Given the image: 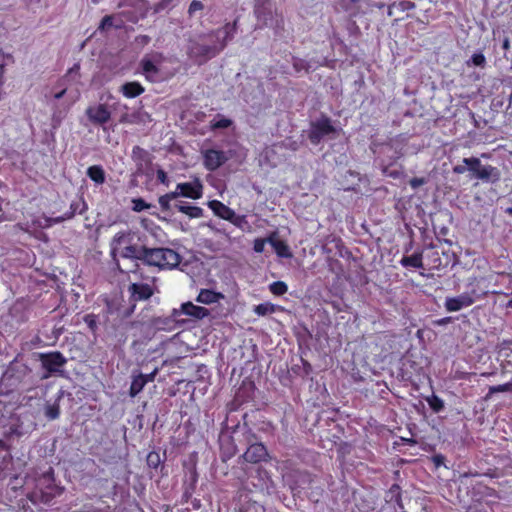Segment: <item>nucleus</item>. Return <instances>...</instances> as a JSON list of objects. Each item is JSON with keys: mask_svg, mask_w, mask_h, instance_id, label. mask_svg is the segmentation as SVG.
<instances>
[{"mask_svg": "<svg viewBox=\"0 0 512 512\" xmlns=\"http://www.w3.org/2000/svg\"><path fill=\"white\" fill-rule=\"evenodd\" d=\"M208 207L213 211L215 215L218 217L230 221L232 223H236V214L234 210L223 204L218 200H211L208 202Z\"/></svg>", "mask_w": 512, "mask_h": 512, "instance_id": "obj_7", "label": "nucleus"}, {"mask_svg": "<svg viewBox=\"0 0 512 512\" xmlns=\"http://www.w3.org/2000/svg\"><path fill=\"white\" fill-rule=\"evenodd\" d=\"M130 291L135 299L145 300L152 295V289L148 284H132Z\"/></svg>", "mask_w": 512, "mask_h": 512, "instance_id": "obj_15", "label": "nucleus"}, {"mask_svg": "<svg viewBox=\"0 0 512 512\" xmlns=\"http://www.w3.org/2000/svg\"><path fill=\"white\" fill-rule=\"evenodd\" d=\"M87 175L96 184H103L105 181V172L101 166H90L87 170Z\"/></svg>", "mask_w": 512, "mask_h": 512, "instance_id": "obj_19", "label": "nucleus"}, {"mask_svg": "<svg viewBox=\"0 0 512 512\" xmlns=\"http://www.w3.org/2000/svg\"><path fill=\"white\" fill-rule=\"evenodd\" d=\"M508 308H512V299L510 301H508L507 305H506Z\"/></svg>", "mask_w": 512, "mask_h": 512, "instance_id": "obj_51", "label": "nucleus"}, {"mask_svg": "<svg viewBox=\"0 0 512 512\" xmlns=\"http://www.w3.org/2000/svg\"><path fill=\"white\" fill-rule=\"evenodd\" d=\"M401 264L404 267L421 268L423 266L421 254H413L410 256L403 257Z\"/></svg>", "mask_w": 512, "mask_h": 512, "instance_id": "obj_22", "label": "nucleus"}, {"mask_svg": "<svg viewBox=\"0 0 512 512\" xmlns=\"http://www.w3.org/2000/svg\"><path fill=\"white\" fill-rule=\"evenodd\" d=\"M157 179L161 183H163V184H168V182H167V174L163 170H158L157 171Z\"/></svg>", "mask_w": 512, "mask_h": 512, "instance_id": "obj_43", "label": "nucleus"}, {"mask_svg": "<svg viewBox=\"0 0 512 512\" xmlns=\"http://www.w3.org/2000/svg\"><path fill=\"white\" fill-rule=\"evenodd\" d=\"M508 45H509L508 41H505V43H504V47H505V48H507V47H508Z\"/></svg>", "mask_w": 512, "mask_h": 512, "instance_id": "obj_54", "label": "nucleus"}, {"mask_svg": "<svg viewBox=\"0 0 512 512\" xmlns=\"http://www.w3.org/2000/svg\"><path fill=\"white\" fill-rule=\"evenodd\" d=\"M512 391V383H505L502 385L491 386L489 388V394Z\"/></svg>", "mask_w": 512, "mask_h": 512, "instance_id": "obj_33", "label": "nucleus"}, {"mask_svg": "<svg viewBox=\"0 0 512 512\" xmlns=\"http://www.w3.org/2000/svg\"><path fill=\"white\" fill-rule=\"evenodd\" d=\"M84 321L92 331H94L97 328V322H96L95 315H92V314L86 315L84 318Z\"/></svg>", "mask_w": 512, "mask_h": 512, "instance_id": "obj_39", "label": "nucleus"}, {"mask_svg": "<svg viewBox=\"0 0 512 512\" xmlns=\"http://www.w3.org/2000/svg\"><path fill=\"white\" fill-rule=\"evenodd\" d=\"M180 312L184 315L190 316L195 319H203L209 316V310L193 304L192 302H185L180 306Z\"/></svg>", "mask_w": 512, "mask_h": 512, "instance_id": "obj_11", "label": "nucleus"}, {"mask_svg": "<svg viewBox=\"0 0 512 512\" xmlns=\"http://www.w3.org/2000/svg\"><path fill=\"white\" fill-rule=\"evenodd\" d=\"M225 298L224 294L211 289H201L196 301L204 304L211 305L220 302Z\"/></svg>", "mask_w": 512, "mask_h": 512, "instance_id": "obj_13", "label": "nucleus"}, {"mask_svg": "<svg viewBox=\"0 0 512 512\" xmlns=\"http://www.w3.org/2000/svg\"><path fill=\"white\" fill-rule=\"evenodd\" d=\"M60 493L61 490L59 488L49 486L47 487V491L41 490V495L39 496V498L44 502H48L52 497L59 495ZM33 497L36 499L38 498V495L34 493Z\"/></svg>", "mask_w": 512, "mask_h": 512, "instance_id": "obj_23", "label": "nucleus"}, {"mask_svg": "<svg viewBox=\"0 0 512 512\" xmlns=\"http://www.w3.org/2000/svg\"><path fill=\"white\" fill-rule=\"evenodd\" d=\"M204 9V5L199 0H193L188 8L189 16H194L196 13L202 11Z\"/></svg>", "mask_w": 512, "mask_h": 512, "instance_id": "obj_32", "label": "nucleus"}, {"mask_svg": "<svg viewBox=\"0 0 512 512\" xmlns=\"http://www.w3.org/2000/svg\"><path fill=\"white\" fill-rule=\"evenodd\" d=\"M447 320H448V319H442V320H440L438 323H439V324H443V323H446V322H447Z\"/></svg>", "mask_w": 512, "mask_h": 512, "instance_id": "obj_52", "label": "nucleus"}, {"mask_svg": "<svg viewBox=\"0 0 512 512\" xmlns=\"http://www.w3.org/2000/svg\"><path fill=\"white\" fill-rule=\"evenodd\" d=\"M123 95L127 98H134L144 92V88L138 82H128L121 87Z\"/></svg>", "mask_w": 512, "mask_h": 512, "instance_id": "obj_16", "label": "nucleus"}, {"mask_svg": "<svg viewBox=\"0 0 512 512\" xmlns=\"http://www.w3.org/2000/svg\"><path fill=\"white\" fill-rule=\"evenodd\" d=\"M506 212H507L508 214L512 215V207L507 208V209H506Z\"/></svg>", "mask_w": 512, "mask_h": 512, "instance_id": "obj_50", "label": "nucleus"}, {"mask_svg": "<svg viewBox=\"0 0 512 512\" xmlns=\"http://www.w3.org/2000/svg\"><path fill=\"white\" fill-rule=\"evenodd\" d=\"M398 10L404 12V11H407V10H412L415 8V4L411 1H408V0H403V1H400L398 3H396V6H395Z\"/></svg>", "mask_w": 512, "mask_h": 512, "instance_id": "obj_36", "label": "nucleus"}, {"mask_svg": "<svg viewBox=\"0 0 512 512\" xmlns=\"http://www.w3.org/2000/svg\"><path fill=\"white\" fill-rule=\"evenodd\" d=\"M135 118H136V115L134 114H123L121 117H120V122L121 123H134L135 122Z\"/></svg>", "mask_w": 512, "mask_h": 512, "instance_id": "obj_41", "label": "nucleus"}, {"mask_svg": "<svg viewBox=\"0 0 512 512\" xmlns=\"http://www.w3.org/2000/svg\"><path fill=\"white\" fill-rule=\"evenodd\" d=\"M137 19H138V16H133V17H131V20H132V21H136Z\"/></svg>", "mask_w": 512, "mask_h": 512, "instance_id": "obj_53", "label": "nucleus"}, {"mask_svg": "<svg viewBox=\"0 0 512 512\" xmlns=\"http://www.w3.org/2000/svg\"><path fill=\"white\" fill-rule=\"evenodd\" d=\"M232 124L230 119L220 117L211 121L212 129L228 128Z\"/></svg>", "mask_w": 512, "mask_h": 512, "instance_id": "obj_29", "label": "nucleus"}, {"mask_svg": "<svg viewBox=\"0 0 512 512\" xmlns=\"http://www.w3.org/2000/svg\"><path fill=\"white\" fill-rule=\"evenodd\" d=\"M396 2H394L393 4H391L389 7H388V15L389 16H392L393 15V9L396 8Z\"/></svg>", "mask_w": 512, "mask_h": 512, "instance_id": "obj_47", "label": "nucleus"}, {"mask_svg": "<svg viewBox=\"0 0 512 512\" xmlns=\"http://www.w3.org/2000/svg\"><path fill=\"white\" fill-rule=\"evenodd\" d=\"M279 309H280L279 306H277V305H275L273 303H270V302H265V303H261L259 305H256L254 307V312L258 316H265V315H269V314L275 313Z\"/></svg>", "mask_w": 512, "mask_h": 512, "instance_id": "obj_21", "label": "nucleus"}, {"mask_svg": "<svg viewBox=\"0 0 512 512\" xmlns=\"http://www.w3.org/2000/svg\"><path fill=\"white\" fill-rule=\"evenodd\" d=\"M178 210L192 218H198L202 215V209L194 206H178Z\"/></svg>", "mask_w": 512, "mask_h": 512, "instance_id": "obj_25", "label": "nucleus"}, {"mask_svg": "<svg viewBox=\"0 0 512 512\" xmlns=\"http://www.w3.org/2000/svg\"><path fill=\"white\" fill-rule=\"evenodd\" d=\"M156 373H157V370L153 371L152 373H150L148 375H145L146 378L148 379V382H151V381L154 380V377H155Z\"/></svg>", "mask_w": 512, "mask_h": 512, "instance_id": "obj_46", "label": "nucleus"}, {"mask_svg": "<svg viewBox=\"0 0 512 512\" xmlns=\"http://www.w3.org/2000/svg\"><path fill=\"white\" fill-rule=\"evenodd\" d=\"M147 383L148 379L143 374L135 376L130 386V396L135 397L136 395H138L143 390Z\"/></svg>", "mask_w": 512, "mask_h": 512, "instance_id": "obj_18", "label": "nucleus"}, {"mask_svg": "<svg viewBox=\"0 0 512 512\" xmlns=\"http://www.w3.org/2000/svg\"><path fill=\"white\" fill-rule=\"evenodd\" d=\"M425 179L424 178H413L410 180V185L413 189H416L420 186H422L423 184H425Z\"/></svg>", "mask_w": 512, "mask_h": 512, "instance_id": "obj_42", "label": "nucleus"}, {"mask_svg": "<svg viewBox=\"0 0 512 512\" xmlns=\"http://www.w3.org/2000/svg\"><path fill=\"white\" fill-rule=\"evenodd\" d=\"M177 197L182 196L190 199H199L203 195V185L199 178L191 182L179 183L176 186Z\"/></svg>", "mask_w": 512, "mask_h": 512, "instance_id": "obj_6", "label": "nucleus"}, {"mask_svg": "<svg viewBox=\"0 0 512 512\" xmlns=\"http://www.w3.org/2000/svg\"><path fill=\"white\" fill-rule=\"evenodd\" d=\"M334 131L335 129L329 119H320L313 125L310 138L312 142L316 143L321 137L333 133Z\"/></svg>", "mask_w": 512, "mask_h": 512, "instance_id": "obj_8", "label": "nucleus"}, {"mask_svg": "<svg viewBox=\"0 0 512 512\" xmlns=\"http://www.w3.org/2000/svg\"><path fill=\"white\" fill-rule=\"evenodd\" d=\"M269 290L272 294L281 296L288 291V286L283 281H276L269 285Z\"/></svg>", "mask_w": 512, "mask_h": 512, "instance_id": "obj_24", "label": "nucleus"}, {"mask_svg": "<svg viewBox=\"0 0 512 512\" xmlns=\"http://www.w3.org/2000/svg\"><path fill=\"white\" fill-rule=\"evenodd\" d=\"M133 235L130 232L117 233L111 242V253L114 257L140 258L144 250L133 245Z\"/></svg>", "mask_w": 512, "mask_h": 512, "instance_id": "obj_1", "label": "nucleus"}, {"mask_svg": "<svg viewBox=\"0 0 512 512\" xmlns=\"http://www.w3.org/2000/svg\"><path fill=\"white\" fill-rule=\"evenodd\" d=\"M42 363L49 371H57L63 366L65 359L60 353H51L43 356Z\"/></svg>", "mask_w": 512, "mask_h": 512, "instance_id": "obj_14", "label": "nucleus"}, {"mask_svg": "<svg viewBox=\"0 0 512 512\" xmlns=\"http://www.w3.org/2000/svg\"><path fill=\"white\" fill-rule=\"evenodd\" d=\"M474 302L468 294H462L457 297H450L445 300V308L449 312H456L470 306Z\"/></svg>", "mask_w": 512, "mask_h": 512, "instance_id": "obj_9", "label": "nucleus"}, {"mask_svg": "<svg viewBox=\"0 0 512 512\" xmlns=\"http://www.w3.org/2000/svg\"><path fill=\"white\" fill-rule=\"evenodd\" d=\"M59 414V407L57 405H50L45 409L46 417L51 420L58 418Z\"/></svg>", "mask_w": 512, "mask_h": 512, "instance_id": "obj_34", "label": "nucleus"}, {"mask_svg": "<svg viewBox=\"0 0 512 512\" xmlns=\"http://www.w3.org/2000/svg\"><path fill=\"white\" fill-rule=\"evenodd\" d=\"M115 20V17L114 16H105L102 21H101V24H100V29L102 30H105L107 28H110L112 26H115V27H120L121 26V22L119 23H115L114 22Z\"/></svg>", "mask_w": 512, "mask_h": 512, "instance_id": "obj_30", "label": "nucleus"}, {"mask_svg": "<svg viewBox=\"0 0 512 512\" xmlns=\"http://www.w3.org/2000/svg\"><path fill=\"white\" fill-rule=\"evenodd\" d=\"M453 171L456 173V174H463L465 171H466V168L463 167V166H455L453 168Z\"/></svg>", "mask_w": 512, "mask_h": 512, "instance_id": "obj_44", "label": "nucleus"}, {"mask_svg": "<svg viewBox=\"0 0 512 512\" xmlns=\"http://www.w3.org/2000/svg\"><path fill=\"white\" fill-rule=\"evenodd\" d=\"M133 210L136 212L143 211L149 208V205L145 203V201L141 198L133 199Z\"/></svg>", "mask_w": 512, "mask_h": 512, "instance_id": "obj_35", "label": "nucleus"}, {"mask_svg": "<svg viewBox=\"0 0 512 512\" xmlns=\"http://www.w3.org/2000/svg\"><path fill=\"white\" fill-rule=\"evenodd\" d=\"M177 198V193L175 191L162 195L159 198V204L163 210H168L170 208V202Z\"/></svg>", "mask_w": 512, "mask_h": 512, "instance_id": "obj_26", "label": "nucleus"}, {"mask_svg": "<svg viewBox=\"0 0 512 512\" xmlns=\"http://www.w3.org/2000/svg\"><path fill=\"white\" fill-rule=\"evenodd\" d=\"M475 176L481 180H489V179L498 180L499 179V173H498L497 169L490 165H488V166L480 165Z\"/></svg>", "mask_w": 512, "mask_h": 512, "instance_id": "obj_17", "label": "nucleus"}, {"mask_svg": "<svg viewBox=\"0 0 512 512\" xmlns=\"http://www.w3.org/2000/svg\"><path fill=\"white\" fill-rule=\"evenodd\" d=\"M203 165L209 171H215L229 159L227 154L222 150L205 149L201 151Z\"/></svg>", "mask_w": 512, "mask_h": 512, "instance_id": "obj_5", "label": "nucleus"}, {"mask_svg": "<svg viewBox=\"0 0 512 512\" xmlns=\"http://www.w3.org/2000/svg\"><path fill=\"white\" fill-rule=\"evenodd\" d=\"M267 456V450L261 443H255L248 447L244 453V458L248 462H260Z\"/></svg>", "mask_w": 512, "mask_h": 512, "instance_id": "obj_12", "label": "nucleus"}, {"mask_svg": "<svg viewBox=\"0 0 512 512\" xmlns=\"http://www.w3.org/2000/svg\"><path fill=\"white\" fill-rule=\"evenodd\" d=\"M266 243H268L267 238L266 239H262V238L255 239L254 245H253L254 251L257 253H262L265 249Z\"/></svg>", "mask_w": 512, "mask_h": 512, "instance_id": "obj_37", "label": "nucleus"}, {"mask_svg": "<svg viewBox=\"0 0 512 512\" xmlns=\"http://www.w3.org/2000/svg\"><path fill=\"white\" fill-rule=\"evenodd\" d=\"M463 163L468 167V170L474 173V175L477 173L478 168L481 165V162L478 158H464Z\"/></svg>", "mask_w": 512, "mask_h": 512, "instance_id": "obj_28", "label": "nucleus"}, {"mask_svg": "<svg viewBox=\"0 0 512 512\" xmlns=\"http://www.w3.org/2000/svg\"><path fill=\"white\" fill-rule=\"evenodd\" d=\"M488 375H490V374H489V373H482V374H481V376H484V377H485V376H488Z\"/></svg>", "mask_w": 512, "mask_h": 512, "instance_id": "obj_55", "label": "nucleus"}, {"mask_svg": "<svg viewBox=\"0 0 512 512\" xmlns=\"http://www.w3.org/2000/svg\"><path fill=\"white\" fill-rule=\"evenodd\" d=\"M164 61L165 57L162 53L152 52L145 55L141 61V65L146 78L156 81L159 77L160 66Z\"/></svg>", "mask_w": 512, "mask_h": 512, "instance_id": "obj_3", "label": "nucleus"}, {"mask_svg": "<svg viewBox=\"0 0 512 512\" xmlns=\"http://www.w3.org/2000/svg\"><path fill=\"white\" fill-rule=\"evenodd\" d=\"M65 93H66V89H62L59 92L54 94V98L56 100L61 99L64 96Z\"/></svg>", "mask_w": 512, "mask_h": 512, "instance_id": "obj_45", "label": "nucleus"}, {"mask_svg": "<svg viewBox=\"0 0 512 512\" xmlns=\"http://www.w3.org/2000/svg\"><path fill=\"white\" fill-rule=\"evenodd\" d=\"M428 403L435 412H439L444 408V402L435 395L429 398Z\"/></svg>", "mask_w": 512, "mask_h": 512, "instance_id": "obj_31", "label": "nucleus"}, {"mask_svg": "<svg viewBox=\"0 0 512 512\" xmlns=\"http://www.w3.org/2000/svg\"><path fill=\"white\" fill-rule=\"evenodd\" d=\"M268 243L274 248L276 254L281 258H291L293 256L289 246L277 237V233H271L267 237Z\"/></svg>", "mask_w": 512, "mask_h": 512, "instance_id": "obj_10", "label": "nucleus"}, {"mask_svg": "<svg viewBox=\"0 0 512 512\" xmlns=\"http://www.w3.org/2000/svg\"><path fill=\"white\" fill-rule=\"evenodd\" d=\"M142 256L149 265L157 266L162 269L174 268L180 262L178 253L167 248L144 250Z\"/></svg>", "mask_w": 512, "mask_h": 512, "instance_id": "obj_2", "label": "nucleus"}, {"mask_svg": "<svg viewBox=\"0 0 512 512\" xmlns=\"http://www.w3.org/2000/svg\"><path fill=\"white\" fill-rule=\"evenodd\" d=\"M486 63V58L483 53H474L471 59L467 62L468 65L483 67Z\"/></svg>", "mask_w": 512, "mask_h": 512, "instance_id": "obj_27", "label": "nucleus"}, {"mask_svg": "<svg viewBox=\"0 0 512 512\" xmlns=\"http://www.w3.org/2000/svg\"><path fill=\"white\" fill-rule=\"evenodd\" d=\"M131 1L133 2V4H137L140 6L139 17H144L148 10L147 3L145 2V0H131Z\"/></svg>", "mask_w": 512, "mask_h": 512, "instance_id": "obj_40", "label": "nucleus"}, {"mask_svg": "<svg viewBox=\"0 0 512 512\" xmlns=\"http://www.w3.org/2000/svg\"><path fill=\"white\" fill-rule=\"evenodd\" d=\"M147 462L149 466L156 468L160 463L159 454L156 452H150L147 456Z\"/></svg>", "mask_w": 512, "mask_h": 512, "instance_id": "obj_38", "label": "nucleus"}, {"mask_svg": "<svg viewBox=\"0 0 512 512\" xmlns=\"http://www.w3.org/2000/svg\"><path fill=\"white\" fill-rule=\"evenodd\" d=\"M50 481H51V477L49 475L44 476L42 479V482H44V483H49Z\"/></svg>", "mask_w": 512, "mask_h": 512, "instance_id": "obj_48", "label": "nucleus"}, {"mask_svg": "<svg viewBox=\"0 0 512 512\" xmlns=\"http://www.w3.org/2000/svg\"><path fill=\"white\" fill-rule=\"evenodd\" d=\"M63 220H64V218H60V217L59 218H49V217L42 215V216L37 217V219H35L32 222V227L44 229V228L51 227L53 224L59 223Z\"/></svg>", "mask_w": 512, "mask_h": 512, "instance_id": "obj_20", "label": "nucleus"}, {"mask_svg": "<svg viewBox=\"0 0 512 512\" xmlns=\"http://www.w3.org/2000/svg\"><path fill=\"white\" fill-rule=\"evenodd\" d=\"M85 116L91 124L103 126L111 119V110L105 103H93L86 108Z\"/></svg>", "mask_w": 512, "mask_h": 512, "instance_id": "obj_4", "label": "nucleus"}, {"mask_svg": "<svg viewBox=\"0 0 512 512\" xmlns=\"http://www.w3.org/2000/svg\"><path fill=\"white\" fill-rule=\"evenodd\" d=\"M224 29H225V33H226V34H229V32H230V30H231V28L229 27V25H226Z\"/></svg>", "mask_w": 512, "mask_h": 512, "instance_id": "obj_49", "label": "nucleus"}]
</instances>
